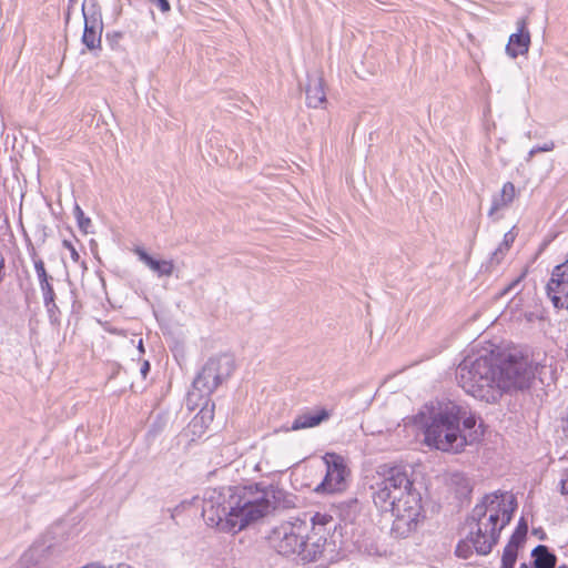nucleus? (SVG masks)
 Masks as SVG:
<instances>
[{"label":"nucleus","mask_w":568,"mask_h":568,"mask_svg":"<svg viewBox=\"0 0 568 568\" xmlns=\"http://www.w3.org/2000/svg\"><path fill=\"white\" fill-rule=\"evenodd\" d=\"M496 366H498V356L494 352L479 356L468 355L457 366L458 385L476 399L496 404L500 399Z\"/></svg>","instance_id":"5"},{"label":"nucleus","mask_w":568,"mask_h":568,"mask_svg":"<svg viewBox=\"0 0 568 568\" xmlns=\"http://www.w3.org/2000/svg\"><path fill=\"white\" fill-rule=\"evenodd\" d=\"M82 13L84 18L82 43L89 50L98 49L101 44L103 23L97 0H84L82 4Z\"/></svg>","instance_id":"10"},{"label":"nucleus","mask_w":568,"mask_h":568,"mask_svg":"<svg viewBox=\"0 0 568 568\" xmlns=\"http://www.w3.org/2000/svg\"><path fill=\"white\" fill-rule=\"evenodd\" d=\"M118 568H133V567L130 565H126V564H120V565H118Z\"/></svg>","instance_id":"38"},{"label":"nucleus","mask_w":568,"mask_h":568,"mask_svg":"<svg viewBox=\"0 0 568 568\" xmlns=\"http://www.w3.org/2000/svg\"><path fill=\"white\" fill-rule=\"evenodd\" d=\"M554 148H555V143L551 141V142L545 143L542 146H535L534 150H537V153H539V152L552 151Z\"/></svg>","instance_id":"33"},{"label":"nucleus","mask_w":568,"mask_h":568,"mask_svg":"<svg viewBox=\"0 0 568 568\" xmlns=\"http://www.w3.org/2000/svg\"><path fill=\"white\" fill-rule=\"evenodd\" d=\"M560 493L562 495H568V469L562 473V477L560 479Z\"/></svg>","instance_id":"30"},{"label":"nucleus","mask_w":568,"mask_h":568,"mask_svg":"<svg viewBox=\"0 0 568 568\" xmlns=\"http://www.w3.org/2000/svg\"><path fill=\"white\" fill-rule=\"evenodd\" d=\"M295 499L273 485L226 486L205 493L202 516L221 531L237 534L276 510L294 508Z\"/></svg>","instance_id":"1"},{"label":"nucleus","mask_w":568,"mask_h":568,"mask_svg":"<svg viewBox=\"0 0 568 568\" xmlns=\"http://www.w3.org/2000/svg\"><path fill=\"white\" fill-rule=\"evenodd\" d=\"M234 369V357L231 354L223 353L211 356L196 374L193 388L199 392L201 397H205L199 414L202 422L213 420L215 405L209 396L231 377Z\"/></svg>","instance_id":"6"},{"label":"nucleus","mask_w":568,"mask_h":568,"mask_svg":"<svg viewBox=\"0 0 568 568\" xmlns=\"http://www.w3.org/2000/svg\"><path fill=\"white\" fill-rule=\"evenodd\" d=\"M505 252L503 245H499L493 253L489 260V265H498L504 258Z\"/></svg>","instance_id":"26"},{"label":"nucleus","mask_w":568,"mask_h":568,"mask_svg":"<svg viewBox=\"0 0 568 568\" xmlns=\"http://www.w3.org/2000/svg\"><path fill=\"white\" fill-rule=\"evenodd\" d=\"M63 246L67 247L70 251L71 258L74 262H78L80 260V254L78 253V251L75 250V247L72 245L71 242L64 240L63 241Z\"/></svg>","instance_id":"29"},{"label":"nucleus","mask_w":568,"mask_h":568,"mask_svg":"<svg viewBox=\"0 0 568 568\" xmlns=\"http://www.w3.org/2000/svg\"><path fill=\"white\" fill-rule=\"evenodd\" d=\"M462 480L467 481V479H465V478H462ZM465 487L468 488V491H471V488L468 487V483H466Z\"/></svg>","instance_id":"41"},{"label":"nucleus","mask_w":568,"mask_h":568,"mask_svg":"<svg viewBox=\"0 0 568 568\" xmlns=\"http://www.w3.org/2000/svg\"><path fill=\"white\" fill-rule=\"evenodd\" d=\"M150 369H151L150 363L148 361H144L140 368V373L143 378H145L148 376V374L150 373Z\"/></svg>","instance_id":"34"},{"label":"nucleus","mask_w":568,"mask_h":568,"mask_svg":"<svg viewBox=\"0 0 568 568\" xmlns=\"http://www.w3.org/2000/svg\"><path fill=\"white\" fill-rule=\"evenodd\" d=\"M306 104L310 108H320L326 103V93L324 90V80L320 75H310L305 89Z\"/></svg>","instance_id":"15"},{"label":"nucleus","mask_w":568,"mask_h":568,"mask_svg":"<svg viewBox=\"0 0 568 568\" xmlns=\"http://www.w3.org/2000/svg\"><path fill=\"white\" fill-rule=\"evenodd\" d=\"M516 196V189L513 182H506L499 194L493 196L491 206L488 211V216L494 217L495 214L508 207Z\"/></svg>","instance_id":"18"},{"label":"nucleus","mask_w":568,"mask_h":568,"mask_svg":"<svg viewBox=\"0 0 568 568\" xmlns=\"http://www.w3.org/2000/svg\"><path fill=\"white\" fill-rule=\"evenodd\" d=\"M331 412L324 407L310 409L306 408L301 412L293 420L292 425L287 430H301L313 428L322 423L328 420Z\"/></svg>","instance_id":"12"},{"label":"nucleus","mask_w":568,"mask_h":568,"mask_svg":"<svg viewBox=\"0 0 568 568\" xmlns=\"http://www.w3.org/2000/svg\"><path fill=\"white\" fill-rule=\"evenodd\" d=\"M69 1H70V3H73L75 0H69Z\"/></svg>","instance_id":"42"},{"label":"nucleus","mask_w":568,"mask_h":568,"mask_svg":"<svg viewBox=\"0 0 568 568\" xmlns=\"http://www.w3.org/2000/svg\"><path fill=\"white\" fill-rule=\"evenodd\" d=\"M271 548L282 556L298 555L303 560L313 561L318 552V545L312 549L307 542V524L305 520L295 519L285 521L274 527L267 536Z\"/></svg>","instance_id":"7"},{"label":"nucleus","mask_w":568,"mask_h":568,"mask_svg":"<svg viewBox=\"0 0 568 568\" xmlns=\"http://www.w3.org/2000/svg\"><path fill=\"white\" fill-rule=\"evenodd\" d=\"M496 355L498 356L496 373L500 397L504 393L524 390L530 387L535 378L536 367L528 356L517 353H509L505 356Z\"/></svg>","instance_id":"8"},{"label":"nucleus","mask_w":568,"mask_h":568,"mask_svg":"<svg viewBox=\"0 0 568 568\" xmlns=\"http://www.w3.org/2000/svg\"><path fill=\"white\" fill-rule=\"evenodd\" d=\"M134 254L143 262L151 271L158 274V276H171L174 272L173 261L156 260L151 256L143 247L135 246L133 248Z\"/></svg>","instance_id":"14"},{"label":"nucleus","mask_w":568,"mask_h":568,"mask_svg":"<svg viewBox=\"0 0 568 568\" xmlns=\"http://www.w3.org/2000/svg\"><path fill=\"white\" fill-rule=\"evenodd\" d=\"M521 281V276L511 281L504 290H503V294H508L510 292H513L520 283Z\"/></svg>","instance_id":"32"},{"label":"nucleus","mask_w":568,"mask_h":568,"mask_svg":"<svg viewBox=\"0 0 568 568\" xmlns=\"http://www.w3.org/2000/svg\"><path fill=\"white\" fill-rule=\"evenodd\" d=\"M348 506H349V508L355 513V511L357 510V508H358V501H357V499H352V500L349 501V505H348Z\"/></svg>","instance_id":"36"},{"label":"nucleus","mask_w":568,"mask_h":568,"mask_svg":"<svg viewBox=\"0 0 568 568\" xmlns=\"http://www.w3.org/2000/svg\"><path fill=\"white\" fill-rule=\"evenodd\" d=\"M530 45V33L527 27V19L521 18L517 21V32L510 34L506 44V53L516 59L520 54L528 52Z\"/></svg>","instance_id":"11"},{"label":"nucleus","mask_w":568,"mask_h":568,"mask_svg":"<svg viewBox=\"0 0 568 568\" xmlns=\"http://www.w3.org/2000/svg\"><path fill=\"white\" fill-rule=\"evenodd\" d=\"M152 1L158 4V7L160 8V10L162 12H169L171 10L169 0H152Z\"/></svg>","instance_id":"31"},{"label":"nucleus","mask_w":568,"mask_h":568,"mask_svg":"<svg viewBox=\"0 0 568 568\" xmlns=\"http://www.w3.org/2000/svg\"><path fill=\"white\" fill-rule=\"evenodd\" d=\"M473 548H474V546H473L471 541L469 540V538L467 537L465 540H460L457 544L455 554L459 558L468 559L473 555Z\"/></svg>","instance_id":"21"},{"label":"nucleus","mask_w":568,"mask_h":568,"mask_svg":"<svg viewBox=\"0 0 568 568\" xmlns=\"http://www.w3.org/2000/svg\"><path fill=\"white\" fill-rule=\"evenodd\" d=\"M324 463L326 465V474L315 488V491L318 494H333L344 490L347 469L343 457L334 453L326 454Z\"/></svg>","instance_id":"9"},{"label":"nucleus","mask_w":568,"mask_h":568,"mask_svg":"<svg viewBox=\"0 0 568 568\" xmlns=\"http://www.w3.org/2000/svg\"><path fill=\"white\" fill-rule=\"evenodd\" d=\"M51 546L33 544L27 549L16 564V568H41L47 560Z\"/></svg>","instance_id":"13"},{"label":"nucleus","mask_w":568,"mask_h":568,"mask_svg":"<svg viewBox=\"0 0 568 568\" xmlns=\"http://www.w3.org/2000/svg\"><path fill=\"white\" fill-rule=\"evenodd\" d=\"M4 257L0 254V283L3 281L4 277Z\"/></svg>","instance_id":"35"},{"label":"nucleus","mask_w":568,"mask_h":568,"mask_svg":"<svg viewBox=\"0 0 568 568\" xmlns=\"http://www.w3.org/2000/svg\"><path fill=\"white\" fill-rule=\"evenodd\" d=\"M514 241H515V235L511 231H509L504 235V240L499 245H503V251L506 253L509 250V247Z\"/></svg>","instance_id":"27"},{"label":"nucleus","mask_w":568,"mask_h":568,"mask_svg":"<svg viewBox=\"0 0 568 568\" xmlns=\"http://www.w3.org/2000/svg\"><path fill=\"white\" fill-rule=\"evenodd\" d=\"M139 351L142 353L144 352L142 339L139 342Z\"/></svg>","instance_id":"39"},{"label":"nucleus","mask_w":568,"mask_h":568,"mask_svg":"<svg viewBox=\"0 0 568 568\" xmlns=\"http://www.w3.org/2000/svg\"><path fill=\"white\" fill-rule=\"evenodd\" d=\"M518 550V547L507 544L503 551L500 568H514L517 561Z\"/></svg>","instance_id":"20"},{"label":"nucleus","mask_w":568,"mask_h":568,"mask_svg":"<svg viewBox=\"0 0 568 568\" xmlns=\"http://www.w3.org/2000/svg\"><path fill=\"white\" fill-rule=\"evenodd\" d=\"M531 562L528 567L531 568H556L557 556L546 545H537L531 550Z\"/></svg>","instance_id":"17"},{"label":"nucleus","mask_w":568,"mask_h":568,"mask_svg":"<svg viewBox=\"0 0 568 568\" xmlns=\"http://www.w3.org/2000/svg\"><path fill=\"white\" fill-rule=\"evenodd\" d=\"M519 568H531V567H528V564L523 562V564H520Z\"/></svg>","instance_id":"40"},{"label":"nucleus","mask_w":568,"mask_h":568,"mask_svg":"<svg viewBox=\"0 0 568 568\" xmlns=\"http://www.w3.org/2000/svg\"><path fill=\"white\" fill-rule=\"evenodd\" d=\"M527 532H528V524L525 520V518L521 517L515 531L510 536L507 544L518 547V548L523 547V545L525 544L526 538H527Z\"/></svg>","instance_id":"19"},{"label":"nucleus","mask_w":568,"mask_h":568,"mask_svg":"<svg viewBox=\"0 0 568 568\" xmlns=\"http://www.w3.org/2000/svg\"><path fill=\"white\" fill-rule=\"evenodd\" d=\"M332 521H333L332 516L326 515V514L316 513L312 517V523H313L314 526H316V525L325 526V525H327L328 523H332Z\"/></svg>","instance_id":"24"},{"label":"nucleus","mask_w":568,"mask_h":568,"mask_svg":"<svg viewBox=\"0 0 568 568\" xmlns=\"http://www.w3.org/2000/svg\"><path fill=\"white\" fill-rule=\"evenodd\" d=\"M517 508L515 496L497 490L486 494L466 518L468 538L480 556L491 552L501 530L511 521Z\"/></svg>","instance_id":"3"},{"label":"nucleus","mask_w":568,"mask_h":568,"mask_svg":"<svg viewBox=\"0 0 568 568\" xmlns=\"http://www.w3.org/2000/svg\"><path fill=\"white\" fill-rule=\"evenodd\" d=\"M460 423H463L462 433H465V434L473 433V434L477 435V439L479 438L480 434L478 433L477 429H475L476 418L474 415L467 416V410L465 409L464 417L462 418Z\"/></svg>","instance_id":"23"},{"label":"nucleus","mask_w":568,"mask_h":568,"mask_svg":"<svg viewBox=\"0 0 568 568\" xmlns=\"http://www.w3.org/2000/svg\"><path fill=\"white\" fill-rule=\"evenodd\" d=\"M73 213L77 219L79 229L88 234L89 227L91 226V220L84 215V212L78 204H75Z\"/></svg>","instance_id":"22"},{"label":"nucleus","mask_w":568,"mask_h":568,"mask_svg":"<svg viewBox=\"0 0 568 568\" xmlns=\"http://www.w3.org/2000/svg\"><path fill=\"white\" fill-rule=\"evenodd\" d=\"M123 37L122 32L115 31L112 33H106V41L111 45L112 49H116L120 45V41Z\"/></svg>","instance_id":"25"},{"label":"nucleus","mask_w":568,"mask_h":568,"mask_svg":"<svg viewBox=\"0 0 568 568\" xmlns=\"http://www.w3.org/2000/svg\"><path fill=\"white\" fill-rule=\"evenodd\" d=\"M47 311H48V314H49V317L51 320V322H55L57 318L54 317V313L57 311H59L57 304H55V297H52V302L49 303V304H44Z\"/></svg>","instance_id":"28"},{"label":"nucleus","mask_w":568,"mask_h":568,"mask_svg":"<svg viewBox=\"0 0 568 568\" xmlns=\"http://www.w3.org/2000/svg\"><path fill=\"white\" fill-rule=\"evenodd\" d=\"M407 465L385 463L376 468L375 483L371 486L372 499L382 514L394 517L390 534L406 538L425 518L422 494L412 479Z\"/></svg>","instance_id":"2"},{"label":"nucleus","mask_w":568,"mask_h":568,"mask_svg":"<svg viewBox=\"0 0 568 568\" xmlns=\"http://www.w3.org/2000/svg\"><path fill=\"white\" fill-rule=\"evenodd\" d=\"M31 256L33 258L34 268L38 275L40 288L43 295V304H49L52 302V297H55V293L53 290V286L51 284V281L53 280L51 275L48 274L44 262L41 258H36L37 253L36 250L32 247Z\"/></svg>","instance_id":"16"},{"label":"nucleus","mask_w":568,"mask_h":568,"mask_svg":"<svg viewBox=\"0 0 568 568\" xmlns=\"http://www.w3.org/2000/svg\"><path fill=\"white\" fill-rule=\"evenodd\" d=\"M464 413L465 407L454 402L439 403L424 430L426 445L442 452L459 453L476 442V434L462 433L460 420Z\"/></svg>","instance_id":"4"},{"label":"nucleus","mask_w":568,"mask_h":568,"mask_svg":"<svg viewBox=\"0 0 568 568\" xmlns=\"http://www.w3.org/2000/svg\"><path fill=\"white\" fill-rule=\"evenodd\" d=\"M537 154V150H534V148L528 153V161Z\"/></svg>","instance_id":"37"}]
</instances>
